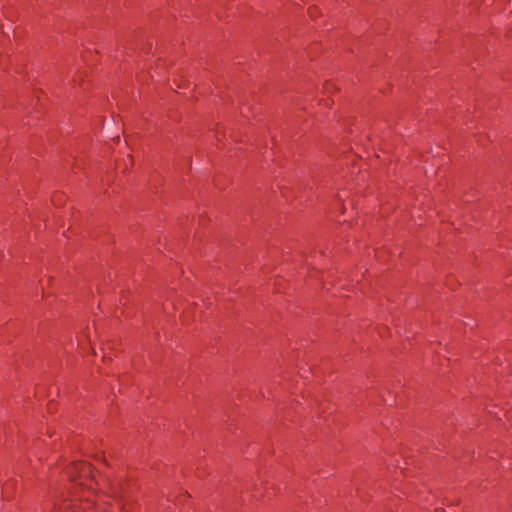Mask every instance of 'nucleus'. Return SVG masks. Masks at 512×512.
Masks as SVG:
<instances>
[{
	"label": "nucleus",
	"mask_w": 512,
	"mask_h": 512,
	"mask_svg": "<svg viewBox=\"0 0 512 512\" xmlns=\"http://www.w3.org/2000/svg\"><path fill=\"white\" fill-rule=\"evenodd\" d=\"M72 487L55 501L51 512H105L96 504L98 482L90 464L79 461L67 468Z\"/></svg>",
	"instance_id": "f257e3e1"
}]
</instances>
